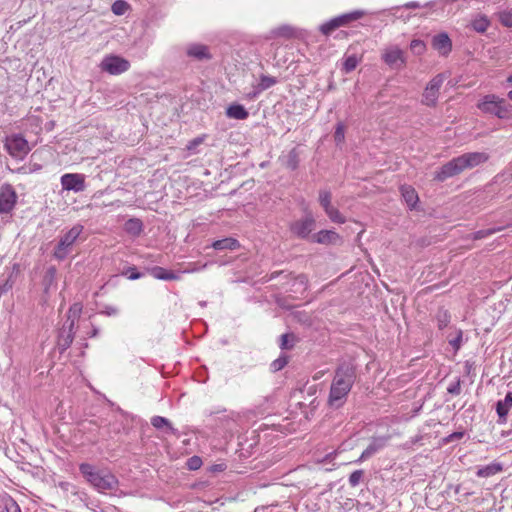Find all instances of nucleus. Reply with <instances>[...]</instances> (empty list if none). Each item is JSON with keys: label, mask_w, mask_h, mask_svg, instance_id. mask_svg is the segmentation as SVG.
Instances as JSON below:
<instances>
[{"label": "nucleus", "mask_w": 512, "mask_h": 512, "mask_svg": "<svg viewBox=\"0 0 512 512\" xmlns=\"http://www.w3.org/2000/svg\"><path fill=\"white\" fill-rule=\"evenodd\" d=\"M341 27L337 18L330 20L329 22L321 26V31L325 35L331 34L335 29Z\"/></svg>", "instance_id": "obj_32"}, {"label": "nucleus", "mask_w": 512, "mask_h": 512, "mask_svg": "<svg viewBox=\"0 0 512 512\" xmlns=\"http://www.w3.org/2000/svg\"><path fill=\"white\" fill-rule=\"evenodd\" d=\"M406 6L409 8H415V7H418L419 5L415 2H411V3L407 4Z\"/></svg>", "instance_id": "obj_53"}, {"label": "nucleus", "mask_w": 512, "mask_h": 512, "mask_svg": "<svg viewBox=\"0 0 512 512\" xmlns=\"http://www.w3.org/2000/svg\"><path fill=\"white\" fill-rule=\"evenodd\" d=\"M117 311L114 309V310H110V312H108V315H111V313H116Z\"/></svg>", "instance_id": "obj_57"}, {"label": "nucleus", "mask_w": 512, "mask_h": 512, "mask_svg": "<svg viewBox=\"0 0 512 512\" xmlns=\"http://www.w3.org/2000/svg\"><path fill=\"white\" fill-rule=\"evenodd\" d=\"M339 239V234L332 230H321L312 236V240L320 244L336 243Z\"/></svg>", "instance_id": "obj_17"}, {"label": "nucleus", "mask_w": 512, "mask_h": 512, "mask_svg": "<svg viewBox=\"0 0 512 512\" xmlns=\"http://www.w3.org/2000/svg\"><path fill=\"white\" fill-rule=\"evenodd\" d=\"M401 194L405 202L410 208H414L418 202V195L414 188L411 186H403L401 188Z\"/></svg>", "instance_id": "obj_24"}, {"label": "nucleus", "mask_w": 512, "mask_h": 512, "mask_svg": "<svg viewBox=\"0 0 512 512\" xmlns=\"http://www.w3.org/2000/svg\"><path fill=\"white\" fill-rule=\"evenodd\" d=\"M294 339L295 337L292 334H283L281 336L280 347L282 349H291L293 347Z\"/></svg>", "instance_id": "obj_38"}, {"label": "nucleus", "mask_w": 512, "mask_h": 512, "mask_svg": "<svg viewBox=\"0 0 512 512\" xmlns=\"http://www.w3.org/2000/svg\"><path fill=\"white\" fill-rule=\"evenodd\" d=\"M355 379V369L351 364L344 363L337 368L331 383L328 397V404L330 407L340 408L343 406Z\"/></svg>", "instance_id": "obj_1"}, {"label": "nucleus", "mask_w": 512, "mask_h": 512, "mask_svg": "<svg viewBox=\"0 0 512 512\" xmlns=\"http://www.w3.org/2000/svg\"><path fill=\"white\" fill-rule=\"evenodd\" d=\"M224 469L223 465L222 464H219V465H215L213 467V470L214 471H222Z\"/></svg>", "instance_id": "obj_50"}, {"label": "nucleus", "mask_w": 512, "mask_h": 512, "mask_svg": "<svg viewBox=\"0 0 512 512\" xmlns=\"http://www.w3.org/2000/svg\"><path fill=\"white\" fill-rule=\"evenodd\" d=\"M5 148L12 157L18 159H23L30 151L27 140L19 134L8 136L5 141Z\"/></svg>", "instance_id": "obj_8"}, {"label": "nucleus", "mask_w": 512, "mask_h": 512, "mask_svg": "<svg viewBox=\"0 0 512 512\" xmlns=\"http://www.w3.org/2000/svg\"><path fill=\"white\" fill-rule=\"evenodd\" d=\"M433 48L440 54L447 55L451 51V40L445 33L434 36L432 41Z\"/></svg>", "instance_id": "obj_16"}, {"label": "nucleus", "mask_w": 512, "mask_h": 512, "mask_svg": "<svg viewBox=\"0 0 512 512\" xmlns=\"http://www.w3.org/2000/svg\"><path fill=\"white\" fill-rule=\"evenodd\" d=\"M447 391L451 394H454V395H458L460 394V391H461V388H460V383L457 382L456 384L454 385H451L447 388Z\"/></svg>", "instance_id": "obj_47"}, {"label": "nucleus", "mask_w": 512, "mask_h": 512, "mask_svg": "<svg viewBox=\"0 0 512 512\" xmlns=\"http://www.w3.org/2000/svg\"><path fill=\"white\" fill-rule=\"evenodd\" d=\"M382 60L394 69H400L406 63L404 53L398 46L385 48L382 53Z\"/></svg>", "instance_id": "obj_11"}, {"label": "nucleus", "mask_w": 512, "mask_h": 512, "mask_svg": "<svg viewBox=\"0 0 512 512\" xmlns=\"http://www.w3.org/2000/svg\"><path fill=\"white\" fill-rule=\"evenodd\" d=\"M287 364L286 357H279L278 359L274 360L271 364V368L273 371H279L282 368H284Z\"/></svg>", "instance_id": "obj_42"}, {"label": "nucleus", "mask_w": 512, "mask_h": 512, "mask_svg": "<svg viewBox=\"0 0 512 512\" xmlns=\"http://www.w3.org/2000/svg\"><path fill=\"white\" fill-rule=\"evenodd\" d=\"M117 311L114 309V310H110V312H108V315H111V313H116Z\"/></svg>", "instance_id": "obj_55"}, {"label": "nucleus", "mask_w": 512, "mask_h": 512, "mask_svg": "<svg viewBox=\"0 0 512 512\" xmlns=\"http://www.w3.org/2000/svg\"><path fill=\"white\" fill-rule=\"evenodd\" d=\"M507 82L510 87H512V75L507 78ZM508 97L512 100V89L508 92Z\"/></svg>", "instance_id": "obj_49"}, {"label": "nucleus", "mask_w": 512, "mask_h": 512, "mask_svg": "<svg viewBox=\"0 0 512 512\" xmlns=\"http://www.w3.org/2000/svg\"><path fill=\"white\" fill-rule=\"evenodd\" d=\"M126 229L129 232H132L134 234H138L141 231V229H142V224H141V222L138 219H130L126 223Z\"/></svg>", "instance_id": "obj_37"}, {"label": "nucleus", "mask_w": 512, "mask_h": 512, "mask_svg": "<svg viewBox=\"0 0 512 512\" xmlns=\"http://www.w3.org/2000/svg\"><path fill=\"white\" fill-rule=\"evenodd\" d=\"M488 154L484 152H470L465 153L459 157L453 158L445 165H443L439 171L435 173L434 179L442 182L446 179L460 174L466 169H472L488 160Z\"/></svg>", "instance_id": "obj_2"}, {"label": "nucleus", "mask_w": 512, "mask_h": 512, "mask_svg": "<svg viewBox=\"0 0 512 512\" xmlns=\"http://www.w3.org/2000/svg\"><path fill=\"white\" fill-rule=\"evenodd\" d=\"M365 15L364 11L356 10L350 13L343 14L341 16L336 17L340 26H345L352 21H356L362 18Z\"/></svg>", "instance_id": "obj_27"}, {"label": "nucleus", "mask_w": 512, "mask_h": 512, "mask_svg": "<svg viewBox=\"0 0 512 512\" xmlns=\"http://www.w3.org/2000/svg\"><path fill=\"white\" fill-rule=\"evenodd\" d=\"M117 311L114 309V310H110V312H108V315H111V313H116Z\"/></svg>", "instance_id": "obj_56"}, {"label": "nucleus", "mask_w": 512, "mask_h": 512, "mask_svg": "<svg viewBox=\"0 0 512 512\" xmlns=\"http://www.w3.org/2000/svg\"><path fill=\"white\" fill-rule=\"evenodd\" d=\"M496 230H492V229H488V230H479L477 232H475L473 234V239H482V238H485L489 235H492L493 233H495Z\"/></svg>", "instance_id": "obj_43"}, {"label": "nucleus", "mask_w": 512, "mask_h": 512, "mask_svg": "<svg viewBox=\"0 0 512 512\" xmlns=\"http://www.w3.org/2000/svg\"><path fill=\"white\" fill-rule=\"evenodd\" d=\"M318 201L332 222L337 224H344L346 222L345 216L332 205V194L330 191L320 190Z\"/></svg>", "instance_id": "obj_7"}, {"label": "nucleus", "mask_w": 512, "mask_h": 512, "mask_svg": "<svg viewBox=\"0 0 512 512\" xmlns=\"http://www.w3.org/2000/svg\"><path fill=\"white\" fill-rule=\"evenodd\" d=\"M285 165L291 169L294 170L298 166V153L296 149H292L287 156L285 157Z\"/></svg>", "instance_id": "obj_30"}, {"label": "nucleus", "mask_w": 512, "mask_h": 512, "mask_svg": "<svg viewBox=\"0 0 512 512\" xmlns=\"http://www.w3.org/2000/svg\"><path fill=\"white\" fill-rule=\"evenodd\" d=\"M203 142V137H197L193 140H191L186 148L187 150L193 151L198 145H200Z\"/></svg>", "instance_id": "obj_45"}, {"label": "nucleus", "mask_w": 512, "mask_h": 512, "mask_svg": "<svg viewBox=\"0 0 512 512\" xmlns=\"http://www.w3.org/2000/svg\"><path fill=\"white\" fill-rule=\"evenodd\" d=\"M478 108L481 111L493 114L498 118H506L509 114L506 101L494 94L485 95L478 103Z\"/></svg>", "instance_id": "obj_4"}, {"label": "nucleus", "mask_w": 512, "mask_h": 512, "mask_svg": "<svg viewBox=\"0 0 512 512\" xmlns=\"http://www.w3.org/2000/svg\"><path fill=\"white\" fill-rule=\"evenodd\" d=\"M363 475H364L363 470H355L354 472H352L349 476L350 486L356 487L357 485H359V483L361 482V480L363 478Z\"/></svg>", "instance_id": "obj_35"}, {"label": "nucleus", "mask_w": 512, "mask_h": 512, "mask_svg": "<svg viewBox=\"0 0 512 512\" xmlns=\"http://www.w3.org/2000/svg\"><path fill=\"white\" fill-rule=\"evenodd\" d=\"M82 312L81 303H74L68 311V326L67 328L72 332L74 330L75 322L78 320Z\"/></svg>", "instance_id": "obj_23"}, {"label": "nucleus", "mask_w": 512, "mask_h": 512, "mask_svg": "<svg viewBox=\"0 0 512 512\" xmlns=\"http://www.w3.org/2000/svg\"><path fill=\"white\" fill-rule=\"evenodd\" d=\"M462 436H463V433H462V432H458V433H454V434H452V435H451V438H454V437H456V438H461Z\"/></svg>", "instance_id": "obj_52"}, {"label": "nucleus", "mask_w": 512, "mask_h": 512, "mask_svg": "<svg viewBox=\"0 0 512 512\" xmlns=\"http://www.w3.org/2000/svg\"><path fill=\"white\" fill-rule=\"evenodd\" d=\"M97 332H98L97 329H94L93 333H92V336H95L97 334Z\"/></svg>", "instance_id": "obj_58"}, {"label": "nucleus", "mask_w": 512, "mask_h": 512, "mask_svg": "<svg viewBox=\"0 0 512 512\" xmlns=\"http://www.w3.org/2000/svg\"><path fill=\"white\" fill-rule=\"evenodd\" d=\"M100 68L111 75H119L130 68V63L122 57L109 55L101 61Z\"/></svg>", "instance_id": "obj_9"}, {"label": "nucleus", "mask_w": 512, "mask_h": 512, "mask_svg": "<svg viewBox=\"0 0 512 512\" xmlns=\"http://www.w3.org/2000/svg\"><path fill=\"white\" fill-rule=\"evenodd\" d=\"M449 344L458 351L462 344V331L458 330L455 338L449 340Z\"/></svg>", "instance_id": "obj_41"}, {"label": "nucleus", "mask_w": 512, "mask_h": 512, "mask_svg": "<svg viewBox=\"0 0 512 512\" xmlns=\"http://www.w3.org/2000/svg\"><path fill=\"white\" fill-rule=\"evenodd\" d=\"M334 139L337 145H340L344 142L345 139V128L342 123H339L335 129Z\"/></svg>", "instance_id": "obj_36"}, {"label": "nucleus", "mask_w": 512, "mask_h": 512, "mask_svg": "<svg viewBox=\"0 0 512 512\" xmlns=\"http://www.w3.org/2000/svg\"><path fill=\"white\" fill-rule=\"evenodd\" d=\"M150 274L160 280H179L180 276L172 271H169L163 267L156 266L150 270Z\"/></svg>", "instance_id": "obj_19"}, {"label": "nucleus", "mask_w": 512, "mask_h": 512, "mask_svg": "<svg viewBox=\"0 0 512 512\" xmlns=\"http://www.w3.org/2000/svg\"><path fill=\"white\" fill-rule=\"evenodd\" d=\"M360 60H361V58H359L357 55L347 56L343 62L344 72L349 73V72L353 71L357 67Z\"/></svg>", "instance_id": "obj_29"}, {"label": "nucleus", "mask_w": 512, "mask_h": 512, "mask_svg": "<svg viewBox=\"0 0 512 512\" xmlns=\"http://www.w3.org/2000/svg\"><path fill=\"white\" fill-rule=\"evenodd\" d=\"M277 83V79L272 76L262 75L260 77V82L258 85L254 88L253 93H250L248 97L250 99L255 98L257 95H259L264 90L269 89L270 87L274 86Z\"/></svg>", "instance_id": "obj_18"}, {"label": "nucleus", "mask_w": 512, "mask_h": 512, "mask_svg": "<svg viewBox=\"0 0 512 512\" xmlns=\"http://www.w3.org/2000/svg\"><path fill=\"white\" fill-rule=\"evenodd\" d=\"M226 115L232 119L244 120L248 117L249 114L244 106L240 104H233L227 108Z\"/></svg>", "instance_id": "obj_20"}, {"label": "nucleus", "mask_w": 512, "mask_h": 512, "mask_svg": "<svg viewBox=\"0 0 512 512\" xmlns=\"http://www.w3.org/2000/svg\"><path fill=\"white\" fill-rule=\"evenodd\" d=\"M512 408V392L506 394L503 400L496 403V412L499 417L498 423L504 424L507 420L509 410Z\"/></svg>", "instance_id": "obj_14"}, {"label": "nucleus", "mask_w": 512, "mask_h": 512, "mask_svg": "<svg viewBox=\"0 0 512 512\" xmlns=\"http://www.w3.org/2000/svg\"><path fill=\"white\" fill-rule=\"evenodd\" d=\"M6 510L7 512H21L19 505L14 501L6 505Z\"/></svg>", "instance_id": "obj_46"}, {"label": "nucleus", "mask_w": 512, "mask_h": 512, "mask_svg": "<svg viewBox=\"0 0 512 512\" xmlns=\"http://www.w3.org/2000/svg\"><path fill=\"white\" fill-rule=\"evenodd\" d=\"M449 322H450V315L448 314V312L445 310L439 311L437 314V323H438L439 329H443V328L447 327Z\"/></svg>", "instance_id": "obj_34"}, {"label": "nucleus", "mask_w": 512, "mask_h": 512, "mask_svg": "<svg viewBox=\"0 0 512 512\" xmlns=\"http://www.w3.org/2000/svg\"><path fill=\"white\" fill-rule=\"evenodd\" d=\"M74 339V332H70L68 329V334L65 337H61L59 339V344L65 349L70 346V344L73 342Z\"/></svg>", "instance_id": "obj_40"}, {"label": "nucleus", "mask_w": 512, "mask_h": 512, "mask_svg": "<svg viewBox=\"0 0 512 512\" xmlns=\"http://www.w3.org/2000/svg\"><path fill=\"white\" fill-rule=\"evenodd\" d=\"M151 424L156 429H165L166 433L176 434V429L172 426L170 421L165 417L154 416L151 419Z\"/></svg>", "instance_id": "obj_22"}, {"label": "nucleus", "mask_w": 512, "mask_h": 512, "mask_svg": "<svg viewBox=\"0 0 512 512\" xmlns=\"http://www.w3.org/2000/svg\"><path fill=\"white\" fill-rule=\"evenodd\" d=\"M17 193L11 184L0 187V214H10L17 203Z\"/></svg>", "instance_id": "obj_10"}, {"label": "nucleus", "mask_w": 512, "mask_h": 512, "mask_svg": "<svg viewBox=\"0 0 512 512\" xmlns=\"http://www.w3.org/2000/svg\"><path fill=\"white\" fill-rule=\"evenodd\" d=\"M195 271H197V269L196 268H192V269H187L184 272L192 273V272H195Z\"/></svg>", "instance_id": "obj_54"}, {"label": "nucleus", "mask_w": 512, "mask_h": 512, "mask_svg": "<svg viewBox=\"0 0 512 512\" xmlns=\"http://www.w3.org/2000/svg\"><path fill=\"white\" fill-rule=\"evenodd\" d=\"M84 230V227L80 224L74 225L70 230H68L59 240L57 246L54 250V257L63 260L66 258L68 253L71 250V247L76 242V240L80 237Z\"/></svg>", "instance_id": "obj_5"}, {"label": "nucleus", "mask_w": 512, "mask_h": 512, "mask_svg": "<svg viewBox=\"0 0 512 512\" xmlns=\"http://www.w3.org/2000/svg\"><path fill=\"white\" fill-rule=\"evenodd\" d=\"M411 51L416 55H421L425 52L426 46L423 41L414 39L410 43Z\"/></svg>", "instance_id": "obj_33"}, {"label": "nucleus", "mask_w": 512, "mask_h": 512, "mask_svg": "<svg viewBox=\"0 0 512 512\" xmlns=\"http://www.w3.org/2000/svg\"><path fill=\"white\" fill-rule=\"evenodd\" d=\"M386 445V439L383 437L375 438L371 441V443L367 446V448L362 452L361 456L357 460V462H362L366 459H369L374 454L383 449Z\"/></svg>", "instance_id": "obj_15"}, {"label": "nucleus", "mask_w": 512, "mask_h": 512, "mask_svg": "<svg viewBox=\"0 0 512 512\" xmlns=\"http://www.w3.org/2000/svg\"><path fill=\"white\" fill-rule=\"evenodd\" d=\"M489 20L486 16L480 15L472 21V27L479 33H484L489 27Z\"/></svg>", "instance_id": "obj_28"}, {"label": "nucleus", "mask_w": 512, "mask_h": 512, "mask_svg": "<svg viewBox=\"0 0 512 512\" xmlns=\"http://www.w3.org/2000/svg\"><path fill=\"white\" fill-rule=\"evenodd\" d=\"M448 76L447 73H439L427 83L422 94V104L429 107H433L437 104L440 89Z\"/></svg>", "instance_id": "obj_6"}, {"label": "nucleus", "mask_w": 512, "mask_h": 512, "mask_svg": "<svg viewBox=\"0 0 512 512\" xmlns=\"http://www.w3.org/2000/svg\"><path fill=\"white\" fill-rule=\"evenodd\" d=\"M500 22L508 28L512 27V11H503L500 13Z\"/></svg>", "instance_id": "obj_39"}, {"label": "nucleus", "mask_w": 512, "mask_h": 512, "mask_svg": "<svg viewBox=\"0 0 512 512\" xmlns=\"http://www.w3.org/2000/svg\"><path fill=\"white\" fill-rule=\"evenodd\" d=\"M240 246L239 242L234 238H225L213 242L212 247L216 250H235Z\"/></svg>", "instance_id": "obj_25"}, {"label": "nucleus", "mask_w": 512, "mask_h": 512, "mask_svg": "<svg viewBox=\"0 0 512 512\" xmlns=\"http://www.w3.org/2000/svg\"><path fill=\"white\" fill-rule=\"evenodd\" d=\"M502 471V466L499 463H491L487 466L481 467L477 470L478 477L487 478Z\"/></svg>", "instance_id": "obj_26"}, {"label": "nucleus", "mask_w": 512, "mask_h": 512, "mask_svg": "<svg viewBox=\"0 0 512 512\" xmlns=\"http://www.w3.org/2000/svg\"><path fill=\"white\" fill-rule=\"evenodd\" d=\"M128 4L123 0H117L112 4V12L115 15H123L128 10Z\"/></svg>", "instance_id": "obj_31"}, {"label": "nucleus", "mask_w": 512, "mask_h": 512, "mask_svg": "<svg viewBox=\"0 0 512 512\" xmlns=\"http://www.w3.org/2000/svg\"><path fill=\"white\" fill-rule=\"evenodd\" d=\"M201 463V459L199 457L194 456L189 459L188 466L191 470H196L201 466Z\"/></svg>", "instance_id": "obj_44"}, {"label": "nucleus", "mask_w": 512, "mask_h": 512, "mask_svg": "<svg viewBox=\"0 0 512 512\" xmlns=\"http://www.w3.org/2000/svg\"><path fill=\"white\" fill-rule=\"evenodd\" d=\"M79 469L83 477L99 492L113 490L118 485L114 475L108 471L97 470L89 463H82Z\"/></svg>", "instance_id": "obj_3"}, {"label": "nucleus", "mask_w": 512, "mask_h": 512, "mask_svg": "<svg viewBox=\"0 0 512 512\" xmlns=\"http://www.w3.org/2000/svg\"><path fill=\"white\" fill-rule=\"evenodd\" d=\"M187 54L190 57H194L198 60L209 58L207 47L201 44H193L187 48Z\"/></svg>", "instance_id": "obj_21"}, {"label": "nucleus", "mask_w": 512, "mask_h": 512, "mask_svg": "<svg viewBox=\"0 0 512 512\" xmlns=\"http://www.w3.org/2000/svg\"><path fill=\"white\" fill-rule=\"evenodd\" d=\"M64 190L82 192L85 190V176L78 173H67L61 177Z\"/></svg>", "instance_id": "obj_13"}, {"label": "nucleus", "mask_w": 512, "mask_h": 512, "mask_svg": "<svg viewBox=\"0 0 512 512\" xmlns=\"http://www.w3.org/2000/svg\"><path fill=\"white\" fill-rule=\"evenodd\" d=\"M130 279L132 280H135V279H138L140 278V274L139 273H133L129 276Z\"/></svg>", "instance_id": "obj_51"}, {"label": "nucleus", "mask_w": 512, "mask_h": 512, "mask_svg": "<svg viewBox=\"0 0 512 512\" xmlns=\"http://www.w3.org/2000/svg\"><path fill=\"white\" fill-rule=\"evenodd\" d=\"M315 219L311 213L303 219L293 222L290 226L291 232L299 238H306L314 230Z\"/></svg>", "instance_id": "obj_12"}, {"label": "nucleus", "mask_w": 512, "mask_h": 512, "mask_svg": "<svg viewBox=\"0 0 512 512\" xmlns=\"http://www.w3.org/2000/svg\"><path fill=\"white\" fill-rule=\"evenodd\" d=\"M10 288L11 285H9L8 282H6L3 286H0V296L7 293Z\"/></svg>", "instance_id": "obj_48"}]
</instances>
